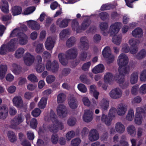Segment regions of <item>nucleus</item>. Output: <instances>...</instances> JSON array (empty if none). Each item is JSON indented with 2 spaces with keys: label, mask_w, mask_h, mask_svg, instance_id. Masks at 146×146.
Listing matches in <instances>:
<instances>
[{
  "label": "nucleus",
  "mask_w": 146,
  "mask_h": 146,
  "mask_svg": "<svg viewBox=\"0 0 146 146\" xmlns=\"http://www.w3.org/2000/svg\"><path fill=\"white\" fill-rule=\"evenodd\" d=\"M7 70V66L6 65H1L0 66V79H3Z\"/></svg>",
  "instance_id": "a18cd8bd"
},
{
  "label": "nucleus",
  "mask_w": 146,
  "mask_h": 146,
  "mask_svg": "<svg viewBox=\"0 0 146 146\" xmlns=\"http://www.w3.org/2000/svg\"><path fill=\"white\" fill-rule=\"evenodd\" d=\"M127 109V106L125 104L121 103L118 105L117 108V113L119 116H123L126 113Z\"/></svg>",
  "instance_id": "4468645a"
},
{
  "label": "nucleus",
  "mask_w": 146,
  "mask_h": 146,
  "mask_svg": "<svg viewBox=\"0 0 146 146\" xmlns=\"http://www.w3.org/2000/svg\"><path fill=\"white\" fill-rule=\"evenodd\" d=\"M76 121V119L75 118L71 117L68 120L67 123L69 126H72L75 124Z\"/></svg>",
  "instance_id": "338daca9"
},
{
  "label": "nucleus",
  "mask_w": 146,
  "mask_h": 146,
  "mask_svg": "<svg viewBox=\"0 0 146 146\" xmlns=\"http://www.w3.org/2000/svg\"><path fill=\"white\" fill-rule=\"evenodd\" d=\"M117 113V109L114 108H111L110 110L108 115L111 117H114Z\"/></svg>",
  "instance_id": "69168bd1"
},
{
  "label": "nucleus",
  "mask_w": 146,
  "mask_h": 146,
  "mask_svg": "<svg viewBox=\"0 0 146 146\" xmlns=\"http://www.w3.org/2000/svg\"><path fill=\"white\" fill-rule=\"evenodd\" d=\"M80 79L82 82L87 84H90L91 83V81L87 79L86 76L85 74L81 75Z\"/></svg>",
  "instance_id": "603ef678"
},
{
  "label": "nucleus",
  "mask_w": 146,
  "mask_h": 146,
  "mask_svg": "<svg viewBox=\"0 0 146 146\" xmlns=\"http://www.w3.org/2000/svg\"><path fill=\"white\" fill-rule=\"evenodd\" d=\"M45 66L47 70H50L53 73H56L58 70L59 65L56 60H54L52 63L50 60H48L45 63Z\"/></svg>",
  "instance_id": "39448f33"
},
{
  "label": "nucleus",
  "mask_w": 146,
  "mask_h": 146,
  "mask_svg": "<svg viewBox=\"0 0 146 146\" xmlns=\"http://www.w3.org/2000/svg\"><path fill=\"white\" fill-rule=\"evenodd\" d=\"M17 42V40L14 38L12 39L7 45L2 46L0 48V54L3 55L9 51H14L15 46Z\"/></svg>",
  "instance_id": "7ed1b4c3"
},
{
  "label": "nucleus",
  "mask_w": 146,
  "mask_h": 146,
  "mask_svg": "<svg viewBox=\"0 0 146 146\" xmlns=\"http://www.w3.org/2000/svg\"><path fill=\"white\" fill-rule=\"evenodd\" d=\"M71 27L73 30L76 31L77 33L79 32L80 25L77 19H73L72 20Z\"/></svg>",
  "instance_id": "4c0bfd02"
},
{
  "label": "nucleus",
  "mask_w": 146,
  "mask_h": 146,
  "mask_svg": "<svg viewBox=\"0 0 146 146\" xmlns=\"http://www.w3.org/2000/svg\"><path fill=\"white\" fill-rule=\"evenodd\" d=\"M9 110L7 106L3 105L0 106V118L4 119L8 115Z\"/></svg>",
  "instance_id": "a211bd4d"
},
{
  "label": "nucleus",
  "mask_w": 146,
  "mask_h": 146,
  "mask_svg": "<svg viewBox=\"0 0 146 146\" xmlns=\"http://www.w3.org/2000/svg\"><path fill=\"white\" fill-rule=\"evenodd\" d=\"M102 54L104 56L107 58V60L109 63L112 62L114 60V56L111 54V49L109 46H106L102 51Z\"/></svg>",
  "instance_id": "0eeeda50"
},
{
  "label": "nucleus",
  "mask_w": 146,
  "mask_h": 146,
  "mask_svg": "<svg viewBox=\"0 0 146 146\" xmlns=\"http://www.w3.org/2000/svg\"><path fill=\"white\" fill-rule=\"evenodd\" d=\"M23 59L24 64L28 66H31L35 62L34 56L29 52L25 53Z\"/></svg>",
  "instance_id": "423d86ee"
},
{
  "label": "nucleus",
  "mask_w": 146,
  "mask_h": 146,
  "mask_svg": "<svg viewBox=\"0 0 146 146\" xmlns=\"http://www.w3.org/2000/svg\"><path fill=\"white\" fill-rule=\"evenodd\" d=\"M138 78V74L137 72H134L131 75L130 82L131 84H134L137 81Z\"/></svg>",
  "instance_id": "58836bf2"
},
{
  "label": "nucleus",
  "mask_w": 146,
  "mask_h": 146,
  "mask_svg": "<svg viewBox=\"0 0 146 146\" xmlns=\"http://www.w3.org/2000/svg\"><path fill=\"white\" fill-rule=\"evenodd\" d=\"M49 125L48 127L49 130L51 132L56 133L58 132L57 128L56 126L55 123Z\"/></svg>",
  "instance_id": "5fc2aeb1"
},
{
  "label": "nucleus",
  "mask_w": 146,
  "mask_h": 146,
  "mask_svg": "<svg viewBox=\"0 0 146 146\" xmlns=\"http://www.w3.org/2000/svg\"><path fill=\"white\" fill-rule=\"evenodd\" d=\"M140 79L141 81H146V69L144 70L141 72Z\"/></svg>",
  "instance_id": "0e129e2a"
},
{
  "label": "nucleus",
  "mask_w": 146,
  "mask_h": 146,
  "mask_svg": "<svg viewBox=\"0 0 146 146\" xmlns=\"http://www.w3.org/2000/svg\"><path fill=\"white\" fill-rule=\"evenodd\" d=\"M134 111L132 109H130L128 111L126 116V119L129 121H132L134 117Z\"/></svg>",
  "instance_id": "c03bdc74"
},
{
  "label": "nucleus",
  "mask_w": 146,
  "mask_h": 146,
  "mask_svg": "<svg viewBox=\"0 0 146 146\" xmlns=\"http://www.w3.org/2000/svg\"><path fill=\"white\" fill-rule=\"evenodd\" d=\"M58 115L60 117H64L67 115V110L66 107L63 104L58 105L56 108Z\"/></svg>",
  "instance_id": "f8f14e48"
},
{
  "label": "nucleus",
  "mask_w": 146,
  "mask_h": 146,
  "mask_svg": "<svg viewBox=\"0 0 146 146\" xmlns=\"http://www.w3.org/2000/svg\"><path fill=\"white\" fill-rule=\"evenodd\" d=\"M21 33H23L21 32L19 28H16L13 30L10 34V37H14L18 36L19 37L21 35Z\"/></svg>",
  "instance_id": "37998d69"
},
{
  "label": "nucleus",
  "mask_w": 146,
  "mask_h": 146,
  "mask_svg": "<svg viewBox=\"0 0 146 146\" xmlns=\"http://www.w3.org/2000/svg\"><path fill=\"white\" fill-rule=\"evenodd\" d=\"M127 132L131 136L134 137L136 135V129L133 125H130L128 126L127 128Z\"/></svg>",
  "instance_id": "473e14b6"
},
{
  "label": "nucleus",
  "mask_w": 146,
  "mask_h": 146,
  "mask_svg": "<svg viewBox=\"0 0 146 146\" xmlns=\"http://www.w3.org/2000/svg\"><path fill=\"white\" fill-rule=\"evenodd\" d=\"M76 135V133L73 130H71L68 131L66 134L65 137L66 140L69 141Z\"/></svg>",
  "instance_id": "de8ad7c7"
},
{
  "label": "nucleus",
  "mask_w": 146,
  "mask_h": 146,
  "mask_svg": "<svg viewBox=\"0 0 146 146\" xmlns=\"http://www.w3.org/2000/svg\"><path fill=\"white\" fill-rule=\"evenodd\" d=\"M7 135L9 141L11 142L14 143L17 141L16 136L13 131H8Z\"/></svg>",
  "instance_id": "c9c22d12"
},
{
  "label": "nucleus",
  "mask_w": 146,
  "mask_h": 146,
  "mask_svg": "<svg viewBox=\"0 0 146 146\" xmlns=\"http://www.w3.org/2000/svg\"><path fill=\"white\" fill-rule=\"evenodd\" d=\"M133 36L136 38H140L143 36L142 31L140 28H137L133 31L132 33Z\"/></svg>",
  "instance_id": "e433bc0d"
},
{
  "label": "nucleus",
  "mask_w": 146,
  "mask_h": 146,
  "mask_svg": "<svg viewBox=\"0 0 146 146\" xmlns=\"http://www.w3.org/2000/svg\"><path fill=\"white\" fill-rule=\"evenodd\" d=\"M81 142L80 139L76 138L72 139L71 142V146H79Z\"/></svg>",
  "instance_id": "864d4df0"
},
{
  "label": "nucleus",
  "mask_w": 146,
  "mask_h": 146,
  "mask_svg": "<svg viewBox=\"0 0 146 146\" xmlns=\"http://www.w3.org/2000/svg\"><path fill=\"white\" fill-rule=\"evenodd\" d=\"M12 71L16 74H19L21 71L22 68L16 64H13L12 65Z\"/></svg>",
  "instance_id": "79ce46f5"
},
{
  "label": "nucleus",
  "mask_w": 146,
  "mask_h": 146,
  "mask_svg": "<svg viewBox=\"0 0 146 146\" xmlns=\"http://www.w3.org/2000/svg\"><path fill=\"white\" fill-rule=\"evenodd\" d=\"M56 77L53 75H49L46 78V80L48 84H51L55 80Z\"/></svg>",
  "instance_id": "e2e57ef3"
},
{
  "label": "nucleus",
  "mask_w": 146,
  "mask_h": 146,
  "mask_svg": "<svg viewBox=\"0 0 146 146\" xmlns=\"http://www.w3.org/2000/svg\"><path fill=\"white\" fill-rule=\"evenodd\" d=\"M99 104L102 110H107L108 108L109 101L106 99L103 98L100 102Z\"/></svg>",
  "instance_id": "bb28decb"
},
{
  "label": "nucleus",
  "mask_w": 146,
  "mask_h": 146,
  "mask_svg": "<svg viewBox=\"0 0 146 146\" xmlns=\"http://www.w3.org/2000/svg\"><path fill=\"white\" fill-rule=\"evenodd\" d=\"M143 120V115H135L134 122L138 125H141Z\"/></svg>",
  "instance_id": "49530a36"
},
{
  "label": "nucleus",
  "mask_w": 146,
  "mask_h": 146,
  "mask_svg": "<svg viewBox=\"0 0 146 146\" xmlns=\"http://www.w3.org/2000/svg\"><path fill=\"white\" fill-rule=\"evenodd\" d=\"M143 113H145V111L143 108L140 107L136 108L135 115H143L142 114Z\"/></svg>",
  "instance_id": "680f3d73"
},
{
  "label": "nucleus",
  "mask_w": 146,
  "mask_h": 146,
  "mask_svg": "<svg viewBox=\"0 0 146 146\" xmlns=\"http://www.w3.org/2000/svg\"><path fill=\"white\" fill-rule=\"evenodd\" d=\"M9 4L6 0H2L0 3V8L2 11L4 13H8L9 11Z\"/></svg>",
  "instance_id": "4be33fe9"
},
{
  "label": "nucleus",
  "mask_w": 146,
  "mask_h": 146,
  "mask_svg": "<svg viewBox=\"0 0 146 146\" xmlns=\"http://www.w3.org/2000/svg\"><path fill=\"white\" fill-rule=\"evenodd\" d=\"M90 23V21L88 20L84 21L82 24L81 29L83 30L86 29L89 26Z\"/></svg>",
  "instance_id": "774afa93"
},
{
  "label": "nucleus",
  "mask_w": 146,
  "mask_h": 146,
  "mask_svg": "<svg viewBox=\"0 0 146 146\" xmlns=\"http://www.w3.org/2000/svg\"><path fill=\"white\" fill-rule=\"evenodd\" d=\"M25 52V49L23 48H18L15 52V56L17 58H21Z\"/></svg>",
  "instance_id": "f704fd0d"
},
{
  "label": "nucleus",
  "mask_w": 146,
  "mask_h": 146,
  "mask_svg": "<svg viewBox=\"0 0 146 146\" xmlns=\"http://www.w3.org/2000/svg\"><path fill=\"white\" fill-rule=\"evenodd\" d=\"M122 94V91L119 88H116L112 90L109 93V96L111 98L115 99L120 98Z\"/></svg>",
  "instance_id": "6e6552de"
},
{
  "label": "nucleus",
  "mask_w": 146,
  "mask_h": 146,
  "mask_svg": "<svg viewBox=\"0 0 146 146\" xmlns=\"http://www.w3.org/2000/svg\"><path fill=\"white\" fill-rule=\"evenodd\" d=\"M27 78L29 80L33 82H37L38 80L36 75L33 74L29 75Z\"/></svg>",
  "instance_id": "3c124183"
},
{
  "label": "nucleus",
  "mask_w": 146,
  "mask_h": 146,
  "mask_svg": "<svg viewBox=\"0 0 146 146\" xmlns=\"http://www.w3.org/2000/svg\"><path fill=\"white\" fill-rule=\"evenodd\" d=\"M146 54V51L144 50H142L137 54L136 57L137 59H140L144 57Z\"/></svg>",
  "instance_id": "bf43d9fd"
},
{
  "label": "nucleus",
  "mask_w": 146,
  "mask_h": 146,
  "mask_svg": "<svg viewBox=\"0 0 146 146\" xmlns=\"http://www.w3.org/2000/svg\"><path fill=\"white\" fill-rule=\"evenodd\" d=\"M122 26L121 23L116 22L111 25L109 29V33L110 35L114 36L112 38V41L117 45H119L121 44L122 37L120 35H114L118 33Z\"/></svg>",
  "instance_id": "f257e3e1"
},
{
  "label": "nucleus",
  "mask_w": 146,
  "mask_h": 146,
  "mask_svg": "<svg viewBox=\"0 0 146 146\" xmlns=\"http://www.w3.org/2000/svg\"><path fill=\"white\" fill-rule=\"evenodd\" d=\"M78 51L75 48H71L66 51L65 54L60 53L58 58L60 63L63 65H66L68 63V60L75 58L77 56Z\"/></svg>",
  "instance_id": "f03ea898"
},
{
  "label": "nucleus",
  "mask_w": 146,
  "mask_h": 146,
  "mask_svg": "<svg viewBox=\"0 0 146 146\" xmlns=\"http://www.w3.org/2000/svg\"><path fill=\"white\" fill-rule=\"evenodd\" d=\"M12 101L14 106L17 108H21L23 106V101L22 98L20 96L14 97Z\"/></svg>",
  "instance_id": "6ab92c4d"
},
{
  "label": "nucleus",
  "mask_w": 146,
  "mask_h": 146,
  "mask_svg": "<svg viewBox=\"0 0 146 146\" xmlns=\"http://www.w3.org/2000/svg\"><path fill=\"white\" fill-rule=\"evenodd\" d=\"M28 38L25 34L21 33L19 37L18 43L20 45H23L27 44L28 42Z\"/></svg>",
  "instance_id": "5701e85b"
},
{
  "label": "nucleus",
  "mask_w": 146,
  "mask_h": 146,
  "mask_svg": "<svg viewBox=\"0 0 146 146\" xmlns=\"http://www.w3.org/2000/svg\"><path fill=\"white\" fill-rule=\"evenodd\" d=\"M96 87L95 85H92L90 87V94H92L97 100L98 98L99 93L96 90Z\"/></svg>",
  "instance_id": "7c9ffc66"
},
{
  "label": "nucleus",
  "mask_w": 146,
  "mask_h": 146,
  "mask_svg": "<svg viewBox=\"0 0 146 146\" xmlns=\"http://www.w3.org/2000/svg\"><path fill=\"white\" fill-rule=\"evenodd\" d=\"M104 66L102 64H99L95 66L92 70V72L95 74L103 72L104 70Z\"/></svg>",
  "instance_id": "a878e982"
},
{
  "label": "nucleus",
  "mask_w": 146,
  "mask_h": 146,
  "mask_svg": "<svg viewBox=\"0 0 146 146\" xmlns=\"http://www.w3.org/2000/svg\"><path fill=\"white\" fill-rule=\"evenodd\" d=\"M93 111L91 110H87L85 111L83 117L84 121L86 122H89L93 119Z\"/></svg>",
  "instance_id": "f3484780"
},
{
  "label": "nucleus",
  "mask_w": 146,
  "mask_h": 146,
  "mask_svg": "<svg viewBox=\"0 0 146 146\" xmlns=\"http://www.w3.org/2000/svg\"><path fill=\"white\" fill-rule=\"evenodd\" d=\"M35 9V7L34 6L29 7L25 9L23 14L24 15H29L32 13Z\"/></svg>",
  "instance_id": "09e8293b"
},
{
  "label": "nucleus",
  "mask_w": 146,
  "mask_h": 146,
  "mask_svg": "<svg viewBox=\"0 0 146 146\" xmlns=\"http://www.w3.org/2000/svg\"><path fill=\"white\" fill-rule=\"evenodd\" d=\"M44 50L43 46L42 44H38L35 47V51L38 53H42L43 51Z\"/></svg>",
  "instance_id": "6e6d98bb"
},
{
  "label": "nucleus",
  "mask_w": 146,
  "mask_h": 146,
  "mask_svg": "<svg viewBox=\"0 0 146 146\" xmlns=\"http://www.w3.org/2000/svg\"><path fill=\"white\" fill-rule=\"evenodd\" d=\"M70 20L69 19H64L62 18L58 19L56 21V24L57 25L61 28H64L67 27L68 25V23Z\"/></svg>",
  "instance_id": "dca6fc26"
},
{
  "label": "nucleus",
  "mask_w": 146,
  "mask_h": 146,
  "mask_svg": "<svg viewBox=\"0 0 146 146\" xmlns=\"http://www.w3.org/2000/svg\"><path fill=\"white\" fill-rule=\"evenodd\" d=\"M66 94L64 93L59 94L57 96V102L58 104L63 103L66 99Z\"/></svg>",
  "instance_id": "2f4dec72"
},
{
  "label": "nucleus",
  "mask_w": 146,
  "mask_h": 146,
  "mask_svg": "<svg viewBox=\"0 0 146 146\" xmlns=\"http://www.w3.org/2000/svg\"><path fill=\"white\" fill-rule=\"evenodd\" d=\"M115 129L116 132L119 133H122L125 130L124 125L121 122H117L115 125Z\"/></svg>",
  "instance_id": "b1692460"
},
{
  "label": "nucleus",
  "mask_w": 146,
  "mask_h": 146,
  "mask_svg": "<svg viewBox=\"0 0 146 146\" xmlns=\"http://www.w3.org/2000/svg\"><path fill=\"white\" fill-rule=\"evenodd\" d=\"M117 82L119 83V86L122 89L127 88L129 86V83L128 82L124 81V78H117Z\"/></svg>",
  "instance_id": "c756f323"
},
{
  "label": "nucleus",
  "mask_w": 146,
  "mask_h": 146,
  "mask_svg": "<svg viewBox=\"0 0 146 146\" xmlns=\"http://www.w3.org/2000/svg\"><path fill=\"white\" fill-rule=\"evenodd\" d=\"M76 39L74 37H72L69 38L67 40L66 43V46L68 47H71L75 43Z\"/></svg>",
  "instance_id": "a19ab883"
},
{
  "label": "nucleus",
  "mask_w": 146,
  "mask_h": 146,
  "mask_svg": "<svg viewBox=\"0 0 146 146\" xmlns=\"http://www.w3.org/2000/svg\"><path fill=\"white\" fill-rule=\"evenodd\" d=\"M113 79V75L110 73H107L104 75V81L105 82L109 83Z\"/></svg>",
  "instance_id": "8fccbe9b"
},
{
  "label": "nucleus",
  "mask_w": 146,
  "mask_h": 146,
  "mask_svg": "<svg viewBox=\"0 0 146 146\" xmlns=\"http://www.w3.org/2000/svg\"><path fill=\"white\" fill-rule=\"evenodd\" d=\"M48 98L46 97H43L40 99L38 102V107L41 109L44 108L46 106Z\"/></svg>",
  "instance_id": "cd10ccee"
},
{
  "label": "nucleus",
  "mask_w": 146,
  "mask_h": 146,
  "mask_svg": "<svg viewBox=\"0 0 146 146\" xmlns=\"http://www.w3.org/2000/svg\"><path fill=\"white\" fill-rule=\"evenodd\" d=\"M45 121L49 122L51 121L53 123H54L57 120V117L54 112L51 110L50 113L49 117L48 115L45 116L44 117Z\"/></svg>",
  "instance_id": "aec40b11"
},
{
  "label": "nucleus",
  "mask_w": 146,
  "mask_h": 146,
  "mask_svg": "<svg viewBox=\"0 0 146 146\" xmlns=\"http://www.w3.org/2000/svg\"><path fill=\"white\" fill-rule=\"evenodd\" d=\"M27 25L33 30H38L40 29L39 24L36 21L33 20H29L27 21Z\"/></svg>",
  "instance_id": "412c9836"
},
{
  "label": "nucleus",
  "mask_w": 146,
  "mask_h": 146,
  "mask_svg": "<svg viewBox=\"0 0 146 146\" xmlns=\"http://www.w3.org/2000/svg\"><path fill=\"white\" fill-rule=\"evenodd\" d=\"M56 39V38L55 36L48 37L45 43L46 48L48 50H50L52 49L54 46Z\"/></svg>",
  "instance_id": "9d476101"
},
{
  "label": "nucleus",
  "mask_w": 146,
  "mask_h": 146,
  "mask_svg": "<svg viewBox=\"0 0 146 146\" xmlns=\"http://www.w3.org/2000/svg\"><path fill=\"white\" fill-rule=\"evenodd\" d=\"M69 106L72 109L76 108L77 106V102L74 97L71 96L68 99Z\"/></svg>",
  "instance_id": "393cba45"
},
{
  "label": "nucleus",
  "mask_w": 146,
  "mask_h": 146,
  "mask_svg": "<svg viewBox=\"0 0 146 146\" xmlns=\"http://www.w3.org/2000/svg\"><path fill=\"white\" fill-rule=\"evenodd\" d=\"M99 138V135L98 131L95 129H91L89 133L88 139L92 142L97 140Z\"/></svg>",
  "instance_id": "2eb2a0df"
},
{
  "label": "nucleus",
  "mask_w": 146,
  "mask_h": 146,
  "mask_svg": "<svg viewBox=\"0 0 146 146\" xmlns=\"http://www.w3.org/2000/svg\"><path fill=\"white\" fill-rule=\"evenodd\" d=\"M69 34L70 31L69 29H64L61 31L59 34L60 38V39L63 40Z\"/></svg>",
  "instance_id": "ea45409f"
},
{
  "label": "nucleus",
  "mask_w": 146,
  "mask_h": 146,
  "mask_svg": "<svg viewBox=\"0 0 146 146\" xmlns=\"http://www.w3.org/2000/svg\"><path fill=\"white\" fill-rule=\"evenodd\" d=\"M54 123H55L56 124V126L58 129V131L59 129L62 130L64 129V124L62 122L59 121L58 120H57Z\"/></svg>",
  "instance_id": "13d9d810"
},
{
  "label": "nucleus",
  "mask_w": 146,
  "mask_h": 146,
  "mask_svg": "<svg viewBox=\"0 0 146 146\" xmlns=\"http://www.w3.org/2000/svg\"><path fill=\"white\" fill-rule=\"evenodd\" d=\"M112 117L110 116H107L105 114H103L101 117V121L107 125L109 126L111 123Z\"/></svg>",
  "instance_id": "c85d7f7f"
},
{
  "label": "nucleus",
  "mask_w": 146,
  "mask_h": 146,
  "mask_svg": "<svg viewBox=\"0 0 146 146\" xmlns=\"http://www.w3.org/2000/svg\"><path fill=\"white\" fill-rule=\"evenodd\" d=\"M24 119V117L21 113L18 114L11 121L9 127L13 129H17L18 125L22 123Z\"/></svg>",
  "instance_id": "20e7f679"
},
{
  "label": "nucleus",
  "mask_w": 146,
  "mask_h": 146,
  "mask_svg": "<svg viewBox=\"0 0 146 146\" xmlns=\"http://www.w3.org/2000/svg\"><path fill=\"white\" fill-rule=\"evenodd\" d=\"M21 7L19 6H15L12 7L11 11L13 16L18 15L20 14L22 12Z\"/></svg>",
  "instance_id": "72a5a7b5"
},
{
  "label": "nucleus",
  "mask_w": 146,
  "mask_h": 146,
  "mask_svg": "<svg viewBox=\"0 0 146 146\" xmlns=\"http://www.w3.org/2000/svg\"><path fill=\"white\" fill-rule=\"evenodd\" d=\"M128 62V58L127 56L124 54H121L119 56L118 60V64L119 66H127Z\"/></svg>",
  "instance_id": "9b49d317"
},
{
  "label": "nucleus",
  "mask_w": 146,
  "mask_h": 146,
  "mask_svg": "<svg viewBox=\"0 0 146 146\" xmlns=\"http://www.w3.org/2000/svg\"><path fill=\"white\" fill-rule=\"evenodd\" d=\"M129 68L127 66H119L118 68L119 74L116 76V78H124V76L128 73Z\"/></svg>",
  "instance_id": "1a4fd4ad"
},
{
  "label": "nucleus",
  "mask_w": 146,
  "mask_h": 146,
  "mask_svg": "<svg viewBox=\"0 0 146 146\" xmlns=\"http://www.w3.org/2000/svg\"><path fill=\"white\" fill-rule=\"evenodd\" d=\"M79 46L82 49L87 50L89 47V41L85 36L81 37L80 40Z\"/></svg>",
  "instance_id": "ddd939ff"
},
{
  "label": "nucleus",
  "mask_w": 146,
  "mask_h": 146,
  "mask_svg": "<svg viewBox=\"0 0 146 146\" xmlns=\"http://www.w3.org/2000/svg\"><path fill=\"white\" fill-rule=\"evenodd\" d=\"M41 112V111L40 109L38 108H36L31 112L32 115L35 117L38 116Z\"/></svg>",
  "instance_id": "4d7b16f0"
},
{
  "label": "nucleus",
  "mask_w": 146,
  "mask_h": 146,
  "mask_svg": "<svg viewBox=\"0 0 146 146\" xmlns=\"http://www.w3.org/2000/svg\"><path fill=\"white\" fill-rule=\"evenodd\" d=\"M77 87L78 89L82 92L86 93L87 91L86 87L83 84H79L78 85Z\"/></svg>",
  "instance_id": "052dcab7"
}]
</instances>
